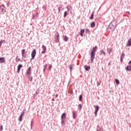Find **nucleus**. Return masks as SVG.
I'll return each mask as SVG.
<instances>
[{
	"label": "nucleus",
	"instance_id": "nucleus-24",
	"mask_svg": "<svg viewBox=\"0 0 131 131\" xmlns=\"http://www.w3.org/2000/svg\"><path fill=\"white\" fill-rule=\"evenodd\" d=\"M95 26H96V24L95 23V22L93 21L92 23H91V28H94Z\"/></svg>",
	"mask_w": 131,
	"mask_h": 131
},
{
	"label": "nucleus",
	"instance_id": "nucleus-18",
	"mask_svg": "<svg viewBox=\"0 0 131 131\" xmlns=\"http://www.w3.org/2000/svg\"><path fill=\"white\" fill-rule=\"evenodd\" d=\"M58 12L60 13L61 11H63L64 10V7H63V6H60L58 8Z\"/></svg>",
	"mask_w": 131,
	"mask_h": 131
},
{
	"label": "nucleus",
	"instance_id": "nucleus-36",
	"mask_svg": "<svg viewBox=\"0 0 131 131\" xmlns=\"http://www.w3.org/2000/svg\"><path fill=\"white\" fill-rule=\"evenodd\" d=\"M69 94H71V95H72L73 94V90L71 89L69 91Z\"/></svg>",
	"mask_w": 131,
	"mask_h": 131
},
{
	"label": "nucleus",
	"instance_id": "nucleus-45",
	"mask_svg": "<svg viewBox=\"0 0 131 131\" xmlns=\"http://www.w3.org/2000/svg\"><path fill=\"white\" fill-rule=\"evenodd\" d=\"M52 101H53V102H54V101H55V98H52Z\"/></svg>",
	"mask_w": 131,
	"mask_h": 131
},
{
	"label": "nucleus",
	"instance_id": "nucleus-8",
	"mask_svg": "<svg viewBox=\"0 0 131 131\" xmlns=\"http://www.w3.org/2000/svg\"><path fill=\"white\" fill-rule=\"evenodd\" d=\"M21 56L23 57V59H25L27 58V54H26L25 49L21 50Z\"/></svg>",
	"mask_w": 131,
	"mask_h": 131
},
{
	"label": "nucleus",
	"instance_id": "nucleus-30",
	"mask_svg": "<svg viewBox=\"0 0 131 131\" xmlns=\"http://www.w3.org/2000/svg\"><path fill=\"white\" fill-rule=\"evenodd\" d=\"M90 32H91V31H90V29H85V33H86V34H88V33L89 34H90Z\"/></svg>",
	"mask_w": 131,
	"mask_h": 131
},
{
	"label": "nucleus",
	"instance_id": "nucleus-6",
	"mask_svg": "<svg viewBox=\"0 0 131 131\" xmlns=\"http://www.w3.org/2000/svg\"><path fill=\"white\" fill-rule=\"evenodd\" d=\"M6 12V7L5 5H2L0 6V14L1 15H4Z\"/></svg>",
	"mask_w": 131,
	"mask_h": 131
},
{
	"label": "nucleus",
	"instance_id": "nucleus-11",
	"mask_svg": "<svg viewBox=\"0 0 131 131\" xmlns=\"http://www.w3.org/2000/svg\"><path fill=\"white\" fill-rule=\"evenodd\" d=\"M94 107L95 109V116H97V114H98V112L99 111V107L98 105H94Z\"/></svg>",
	"mask_w": 131,
	"mask_h": 131
},
{
	"label": "nucleus",
	"instance_id": "nucleus-35",
	"mask_svg": "<svg viewBox=\"0 0 131 131\" xmlns=\"http://www.w3.org/2000/svg\"><path fill=\"white\" fill-rule=\"evenodd\" d=\"M52 67H53V66H52V64L49 65L48 69L50 71H51V70H52Z\"/></svg>",
	"mask_w": 131,
	"mask_h": 131
},
{
	"label": "nucleus",
	"instance_id": "nucleus-40",
	"mask_svg": "<svg viewBox=\"0 0 131 131\" xmlns=\"http://www.w3.org/2000/svg\"><path fill=\"white\" fill-rule=\"evenodd\" d=\"M3 129H4V128L3 127V125H1L0 127V131H3Z\"/></svg>",
	"mask_w": 131,
	"mask_h": 131
},
{
	"label": "nucleus",
	"instance_id": "nucleus-28",
	"mask_svg": "<svg viewBox=\"0 0 131 131\" xmlns=\"http://www.w3.org/2000/svg\"><path fill=\"white\" fill-rule=\"evenodd\" d=\"M69 68V69H70L71 72H72V69H73V64H70Z\"/></svg>",
	"mask_w": 131,
	"mask_h": 131
},
{
	"label": "nucleus",
	"instance_id": "nucleus-12",
	"mask_svg": "<svg viewBox=\"0 0 131 131\" xmlns=\"http://www.w3.org/2000/svg\"><path fill=\"white\" fill-rule=\"evenodd\" d=\"M73 118L75 119L77 117V112L76 111H73Z\"/></svg>",
	"mask_w": 131,
	"mask_h": 131
},
{
	"label": "nucleus",
	"instance_id": "nucleus-17",
	"mask_svg": "<svg viewBox=\"0 0 131 131\" xmlns=\"http://www.w3.org/2000/svg\"><path fill=\"white\" fill-rule=\"evenodd\" d=\"M84 68L86 71H89L91 69V67L90 66L85 65L84 66Z\"/></svg>",
	"mask_w": 131,
	"mask_h": 131
},
{
	"label": "nucleus",
	"instance_id": "nucleus-38",
	"mask_svg": "<svg viewBox=\"0 0 131 131\" xmlns=\"http://www.w3.org/2000/svg\"><path fill=\"white\" fill-rule=\"evenodd\" d=\"M42 9H43V10H45V11H46L47 10V6L43 5L42 6Z\"/></svg>",
	"mask_w": 131,
	"mask_h": 131
},
{
	"label": "nucleus",
	"instance_id": "nucleus-2",
	"mask_svg": "<svg viewBox=\"0 0 131 131\" xmlns=\"http://www.w3.org/2000/svg\"><path fill=\"white\" fill-rule=\"evenodd\" d=\"M25 74L26 77L28 78L29 81H30V82H32V80H33V77H32V76H31V74H32V69L31 68V67H29L27 69Z\"/></svg>",
	"mask_w": 131,
	"mask_h": 131
},
{
	"label": "nucleus",
	"instance_id": "nucleus-27",
	"mask_svg": "<svg viewBox=\"0 0 131 131\" xmlns=\"http://www.w3.org/2000/svg\"><path fill=\"white\" fill-rule=\"evenodd\" d=\"M100 55H104V56H106V52H104L103 50H100Z\"/></svg>",
	"mask_w": 131,
	"mask_h": 131
},
{
	"label": "nucleus",
	"instance_id": "nucleus-41",
	"mask_svg": "<svg viewBox=\"0 0 131 131\" xmlns=\"http://www.w3.org/2000/svg\"><path fill=\"white\" fill-rule=\"evenodd\" d=\"M38 94H39V91H36L35 95L36 96V95H38Z\"/></svg>",
	"mask_w": 131,
	"mask_h": 131
},
{
	"label": "nucleus",
	"instance_id": "nucleus-23",
	"mask_svg": "<svg viewBox=\"0 0 131 131\" xmlns=\"http://www.w3.org/2000/svg\"><path fill=\"white\" fill-rule=\"evenodd\" d=\"M68 39H69V38L67 37V36H63V40L64 41H68Z\"/></svg>",
	"mask_w": 131,
	"mask_h": 131
},
{
	"label": "nucleus",
	"instance_id": "nucleus-26",
	"mask_svg": "<svg viewBox=\"0 0 131 131\" xmlns=\"http://www.w3.org/2000/svg\"><path fill=\"white\" fill-rule=\"evenodd\" d=\"M107 53L110 54H111V53L112 52V48H107Z\"/></svg>",
	"mask_w": 131,
	"mask_h": 131
},
{
	"label": "nucleus",
	"instance_id": "nucleus-42",
	"mask_svg": "<svg viewBox=\"0 0 131 131\" xmlns=\"http://www.w3.org/2000/svg\"><path fill=\"white\" fill-rule=\"evenodd\" d=\"M126 13L128 14V15H130V12L129 11H126Z\"/></svg>",
	"mask_w": 131,
	"mask_h": 131
},
{
	"label": "nucleus",
	"instance_id": "nucleus-48",
	"mask_svg": "<svg viewBox=\"0 0 131 131\" xmlns=\"http://www.w3.org/2000/svg\"><path fill=\"white\" fill-rule=\"evenodd\" d=\"M126 17H128V18H129V15H126Z\"/></svg>",
	"mask_w": 131,
	"mask_h": 131
},
{
	"label": "nucleus",
	"instance_id": "nucleus-5",
	"mask_svg": "<svg viewBox=\"0 0 131 131\" xmlns=\"http://www.w3.org/2000/svg\"><path fill=\"white\" fill-rule=\"evenodd\" d=\"M54 42H55L56 43L60 42V35L59 34V32H56L55 34Z\"/></svg>",
	"mask_w": 131,
	"mask_h": 131
},
{
	"label": "nucleus",
	"instance_id": "nucleus-33",
	"mask_svg": "<svg viewBox=\"0 0 131 131\" xmlns=\"http://www.w3.org/2000/svg\"><path fill=\"white\" fill-rule=\"evenodd\" d=\"M16 62H20L21 61V59L20 58H18V56H16L15 58Z\"/></svg>",
	"mask_w": 131,
	"mask_h": 131
},
{
	"label": "nucleus",
	"instance_id": "nucleus-14",
	"mask_svg": "<svg viewBox=\"0 0 131 131\" xmlns=\"http://www.w3.org/2000/svg\"><path fill=\"white\" fill-rule=\"evenodd\" d=\"M96 131H104L103 127H100V125H98L96 127Z\"/></svg>",
	"mask_w": 131,
	"mask_h": 131
},
{
	"label": "nucleus",
	"instance_id": "nucleus-19",
	"mask_svg": "<svg viewBox=\"0 0 131 131\" xmlns=\"http://www.w3.org/2000/svg\"><path fill=\"white\" fill-rule=\"evenodd\" d=\"M72 8V6L70 5H68L67 6V9L68 10V12H69L70 11V10H71V8Z\"/></svg>",
	"mask_w": 131,
	"mask_h": 131
},
{
	"label": "nucleus",
	"instance_id": "nucleus-10",
	"mask_svg": "<svg viewBox=\"0 0 131 131\" xmlns=\"http://www.w3.org/2000/svg\"><path fill=\"white\" fill-rule=\"evenodd\" d=\"M24 114H25V112H24V111H23L21 114L19 116V118H18V121H22L23 118V116H24Z\"/></svg>",
	"mask_w": 131,
	"mask_h": 131
},
{
	"label": "nucleus",
	"instance_id": "nucleus-4",
	"mask_svg": "<svg viewBox=\"0 0 131 131\" xmlns=\"http://www.w3.org/2000/svg\"><path fill=\"white\" fill-rule=\"evenodd\" d=\"M67 115L66 113H63L61 116V124L62 125H65V120H66Z\"/></svg>",
	"mask_w": 131,
	"mask_h": 131
},
{
	"label": "nucleus",
	"instance_id": "nucleus-29",
	"mask_svg": "<svg viewBox=\"0 0 131 131\" xmlns=\"http://www.w3.org/2000/svg\"><path fill=\"white\" fill-rule=\"evenodd\" d=\"M47 67H48V64H46L45 65H43V72H45Z\"/></svg>",
	"mask_w": 131,
	"mask_h": 131
},
{
	"label": "nucleus",
	"instance_id": "nucleus-20",
	"mask_svg": "<svg viewBox=\"0 0 131 131\" xmlns=\"http://www.w3.org/2000/svg\"><path fill=\"white\" fill-rule=\"evenodd\" d=\"M68 10L67 11H64V15H63V17L66 18L67 17L68 15H69V13H68Z\"/></svg>",
	"mask_w": 131,
	"mask_h": 131
},
{
	"label": "nucleus",
	"instance_id": "nucleus-1",
	"mask_svg": "<svg viewBox=\"0 0 131 131\" xmlns=\"http://www.w3.org/2000/svg\"><path fill=\"white\" fill-rule=\"evenodd\" d=\"M116 27H117V21L112 20L108 26L107 31H109V32H111V31H114Z\"/></svg>",
	"mask_w": 131,
	"mask_h": 131
},
{
	"label": "nucleus",
	"instance_id": "nucleus-3",
	"mask_svg": "<svg viewBox=\"0 0 131 131\" xmlns=\"http://www.w3.org/2000/svg\"><path fill=\"white\" fill-rule=\"evenodd\" d=\"M97 50H98V47L95 46L93 47V50L91 52L90 56L91 63H94V60L95 59V56H96V52H97Z\"/></svg>",
	"mask_w": 131,
	"mask_h": 131
},
{
	"label": "nucleus",
	"instance_id": "nucleus-21",
	"mask_svg": "<svg viewBox=\"0 0 131 131\" xmlns=\"http://www.w3.org/2000/svg\"><path fill=\"white\" fill-rule=\"evenodd\" d=\"M84 31H85L84 29L81 30V31H80V35L82 37H83V33H84Z\"/></svg>",
	"mask_w": 131,
	"mask_h": 131
},
{
	"label": "nucleus",
	"instance_id": "nucleus-49",
	"mask_svg": "<svg viewBox=\"0 0 131 131\" xmlns=\"http://www.w3.org/2000/svg\"><path fill=\"white\" fill-rule=\"evenodd\" d=\"M34 14L33 15V18H34Z\"/></svg>",
	"mask_w": 131,
	"mask_h": 131
},
{
	"label": "nucleus",
	"instance_id": "nucleus-32",
	"mask_svg": "<svg viewBox=\"0 0 131 131\" xmlns=\"http://www.w3.org/2000/svg\"><path fill=\"white\" fill-rule=\"evenodd\" d=\"M90 19L91 20H93L94 19V12L91 14V16L90 17Z\"/></svg>",
	"mask_w": 131,
	"mask_h": 131
},
{
	"label": "nucleus",
	"instance_id": "nucleus-22",
	"mask_svg": "<svg viewBox=\"0 0 131 131\" xmlns=\"http://www.w3.org/2000/svg\"><path fill=\"white\" fill-rule=\"evenodd\" d=\"M5 57H0V63H5Z\"/></svg>",
	"mask_w": 131,
	"mask_h": 131
},
{
	"label": "nucleus",
	"instance_id": "nucleus-31",
	"mask_svg": "<svg viewBox=\"0 0 131 131\" xmlns=\"http://www.w3.org/2000/svg\"><path fill=\"white\" fill-rule=\"evenodd\" d=\"M4 42H6V41L5 40H2L0 41V48L1 47H2V45H3V43H4Z\"/></svg>",
	"mask_w": 131,
	"mask_h": 131
},
{
	"label": "nucleus",
	"instance_id": "nucleus-47",
	"mask_svg": "<svg viewBox=\"0 0 131 131\" xmlns=\"http://www.w3.org/2000/svg\"><path fill=\"white\" fill-rule=\"evenodd\" d=\"M111 62H110L108 63V66H109L110 65H111Z\"/></svg>",
	"mask_w": 131,
	"mask_h": 131
},
{
	"label": "nucleus",
	"instance_id": "nucleus-16",
	"mask_svg": "<svg viewBox=\"0 0 131 131\" xmlns=\"http://www.w3.org/2000/svg\"><path fill=\"white\" fill-rule=\"evenodd\" d=\"M125 56V54H124V53L123 52L121 55V58H120V61L121 63L123 62V59L124 58Z\"/></svg>",
	"mask_w": 131,
	"mask_h": 131
},
{
	"label": "nucleus",
	"instance_id": "nucleus-25",
	"mask_svg": "<svg viewBox=\"0 0 131 131\" xmlns=\"http://www.w3.org/2000/svg\"><path fill=\"white\" fill-rule=\"evenodd\" d=\"M78 109L79 111H81V109H82V105L81 104H79L78 105Z\"/></svg>",
	"mask_w": 131,
	"mask_h": 131
},
{
	"label": "nucleus",
	"instance_id": "nucleus-43",
	"mask_svg": "<svg viewBox=\"0 0 131 131\" xmlns=\"http://www.w3.org/2000/svg\"><path fill=\"white\" fill-rule=\"evenodd\" d=\"M9 6H10V2H8L7 7H9Z\"/></svg>",
	"mask_w": 131,
	"mask_h": 131
},
{
	"label": "nucleus",
	"instance_id": "nucleus-13",
	"mask_svg": "<svg viewBox=\"0 0 131 131\" xmlns=\"http://www.w3.org/2000/svg\"><path fill=\"white\" fill-rule=\"evenodd\" d=\"M42 50L41 54H46V52H47V47L45 45L42 46Z\"/></svg>",
	"mask_w": 131,
	"mask_h": 131
},
{
	"label": "nucleus",
	"instance_id": "nucleus-15",
	"mask_svg": "<svg viewBox=\"0 0 131 131\" xmlns=\"http://www.w3.org/2000/svg\"><path fill=\"white\" fill-rule=\"evenodd\" d=\"M22 67H23V66H22V64H19L17 66V73H20V70H21V68H22Z\"/></svg>",
	"mask_w": 131,
	"mask_h": 131
},
{
	"label": "nucleus",
	"instance_id": "nucleus-37",
	"mask_svg": "<svg viewBox=\"0 0 131 131\" xmlns=\"http://www.w3.org/2000/svg\"><path fill=\"white\" fill-rule=\"evenodd\" d=\"M101 82H102V81H101V80H99L97 82V86H99V85H100V84H101Z\"/></svg>",
	"mask_w": 131,
	"mask_h": 131
},
{
	"label": "nucleus",
	"instance_id": "nucleus-46",
	"mask_svg": "<svg viewBox=\"0 0 131 131\" xmlns=\"http://www.w3.org/2000/svg\"><path fill=\"white\" fill-rule=\"evenodd\" d=\"M127 15L126 14H124L123 15V17H126Z\"/></svg>",
	"mask_w": 131,
	"mask_h": 131
},
{
	"label": "nucleus",
	"instance_id": "nucleus-9",
	"mask_svg": "<svg viewBox=\"0 0 131 131\" xmlns=\"http://www.w3.org/2000/svg\"><path fill=\"white\" fill-rule=\"evenodd\" d=\"M128 64V66L126 67L125 70L126 71H131V60L129 61Z\"/></svg>",
	"mask_w": 131,
	"mask_h": 131
},
{
	"label": "nucleus",
	"instance_id": "nucleus-34",
	"mask_svg": "<svg viewBox=\"0 0 131 131\" xmlns=\"http://www.w3.org/2000/svg\"><path fill=\"white\" fill-rule=\"evenodd\" d=\"M79 100L80 102L82 101V95H79Z\"/></svg>",
	"mask_w": 131,
	"mask_h": 131
},
{
	"label": "nucleus",
	"instance_id": "nucleus-44",
	"mask_svg": "<svg viewBox=\"0 0 131 131\" xmlns=\"http://www.w3.org/2000/svg\"><path fill=\"white\" fill-rule=\"evenodd\" d=\"M58 95L56 94V96H55V98H58Z\"/></svg>",
	"mask_w": 131,
	"mask_h": 131
},
{
	"label": "nucleus",
	"instance_id": "nucleus-7",
	"mask_svg": "<svg viewBox=\"0 0 131 131\" xmlns=\"http://www.w3.org/2000/svg\"><path fill=\"white\" fill-rule=\"evenodd\" d=\"M35 56H36V50L33 49L31 53V60H34V58H35Z\"/></svg>",
	"mask_w": 131,
	"mask_h": 131
},
{
	"label": "nucleus",
	"instance_id": "nucleus-39",
	"mask_svg": "<svg viewBox=\"0 0 131 131\" xmlns=\"http://www.w3.org/2000/svg\"><path fill=\"white\" fill-rule=\"evenodd\" d=\"M115 81L116 83H117V84H119V81L118 80V79H116Z\"/></svg>",
	"mask_w": 131,
	"mask_h": 131
}]
</instances>
